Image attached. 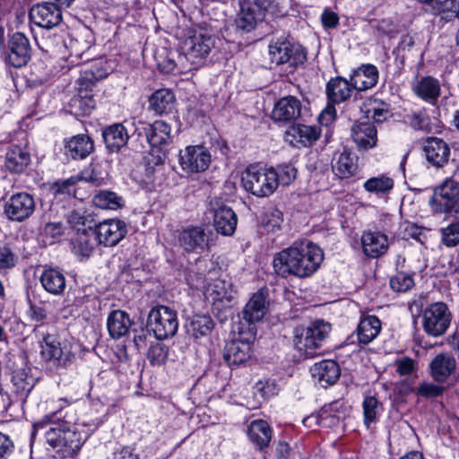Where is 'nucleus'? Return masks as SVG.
Listing matches in <instances>:
<instances>
[{
  "mask_svg": "<svg viewBox=\"0 0 459 459\" xmlns=\"http://www.w3.org/2000/svg\"><path fill=\"white\" fill-rule=\"evenodd\" d=\"M175 95L168 89L156 91L150 98V106L157 114H163L174 108Z\"/></svg>",
  "mask_w": 459,
  "mask_h": 459,
  "instance_id": "obj_42",
  "label": "nucleus"
},
{
  "mask_svg": "<svg viewBox=\"0 0 459 459\" xmlns=\"http://www.w3.org/2000/svg\"><path fill=\"white\" fill-rule=\"evenodd\" d=\"M127 232L126 225L117 219L105 220L94 228V233L100 244L114 247L119 243Z\"/></svg>",
  "mask_w": 459,
  "mask_h": 459,
  "instance_id": "obj_13",
  "label": "nucleus"
},
{
  "mask_svg": "<svg viewBox=\"0 0 459 459\" xmlns=\"http://www.w3.org/2000/svg\"><path fill=\"white\" fill-rule=\"evenodd\" d=\"M374 106L372 108H368L366 111L368 117H372L375 122L380 123L385 120L388 115V109L385 104H378L374 101Z\"/></svg>",
  "mask_w": 459,
  "mask_h": 459,
  "instance_id": "obj_62",
  "label": "nucleus"
},
{
  "mask_svg": "<svg viewBox=\"0 0 459 459\" xmlns=\"http://www.w3.org/2000/svg\"><path fill=\"white\" fill-rule=\"evenodd\" d=\"M93 204L101 209L117 210L122 206V198L114 192L101 190L93 197Z\"/></svg>",
  "mask_w": 459,
  "mask_h": 459,
  "instance_id": "obj_44",
  "label": "nucleus"
},
{
  "mask_svg": "<svg viewBox=\"0 0 459 459\" xmlns=\"http://www.w3.org/2000/svg\"><path fill=\"white\" fill-rule=\"evenodd\" d=\"M211 163L210 152L201 145L187 146L179 152V164L186 173H198L208 169Z\"/></svg>",
  "mask_w": 459,
  "mask_h": 459,
  "instance_id": "obj_12",
  "label": "nucleus"
},
{
  "mask_svg": "<svg viewBox=\"0 0 459 459\" xmlns=\"http://www.w3.org/2000/svg\"><path fill=\"white\" fill-rule=\"evenodd\" d=\"M274 173L277 176L275 179L277 188L279 184L289 186L296 178L297 169L291 164H283L274 169Z\"/></svg>",
  "mask_w": 459,
  "mask_h": 459,
  "instance_id": "obj_51",
  "label": "nucleus"
},
{
  "mask_svg": "<svg viewBox=\"0 0 459 459\" xmlns=\"http://www.w3.org/2000/svg\"><path fill=\"white\" fill-rule=\"evenodd\" d=\"M407 123L416 130H429V117L423 110L413 111L406 116Z\"/></svg>",
  "mask_w": 459,
  "mask_h": 459,
  "instance_id": "obj_52",
  "label": "nucleus"
},
{
  "mask_svg": "<svg viewBox=\"0 0 459 459\" xmlns=\"http://www.w3.org/2000/svg\"><path fill=\"white\" fill-rule=\"evenodd\" d=\"M13 381L16 386L17 392L22 394L27 395L34 386L33 379L31 377L24 378L22 373L13 376Z\"/></svg>",
  "mask_w": 459,
  "mask_h": 459,
  "instance_id": "obj_61",
  "label": "nucleus"
},
{
  "mask_svg": "<svg viewBox=\"0 0 459 459\" xmlns=\"http://www.w3.org/2000/svg\"><path fill=\"white\" fill-rule=\"evenodd\" d=\"M396 371L400 376H410L417 371V362L409 358L403 357L395 360Z\"/></svg>",
  "mask_w": 459,
  "mask_h": 459,
  "instance_id": "obj_58",
  "label": "nucleus"
},
{
  "mask_svg": "<svg viewBox=\"0 0 459 459\" xmlns=\"http://www.w3.org/2000/svg\"><path fill=\"white\" fill-rule=\"evenodd\" d=\"M209 238L201 227L183 230L178 236L180 247L186 252H201L208 247Z\"/></svg>",
  "mask_w": 459,
  "mask_h": 459,
  "instance_id": "obj_20",
  "label": "nucleus"
},
{
  "mask_svg": "<svg viewBox=\"0 0 459 459\" xmlns=\"http://www.w3.org/2000/svg\"><path fill=\"white\" fill-rule=\"evenodd\" d=\"M429 204L435 212L448 213L459 211V183L447 179L435 188Z\"/></svg>",
  "mask_w": 459,
  "mask_h": 459,
  "instance_id": "obj_10",
  "label": "nucleus"
},
{
  "mask_svg": "<svg viewBox=\"0 0 459 459\" xmlns=\"http://www.w3.org/2000/svg\"><path fill=\"white\" fill-rule=\"evenodd\" d=\"M415 94L425 101L435 103L440 95V84L433 77L421 78L414 87Z\"/></svg>",
  "mask_w": 459,
  "mask_h": 459,
  "instance_id": "obj_39",
  "label": "nucleus"
},
{
  "mask_svg": "<svg viewBox=\"0 0 459 459\" xmlns=\"http://www.w3.org/2000/svg\"><path fill=\"white\" fill-rule=\"evenodd\" d=\"M30 54L28 38L21 32L13 34L8 41V62L14 67H22L30 59Z\"/></svg>",
  "mask_w": 459,
  "mask_h": 459,
  "instance_id": "obj_17",
  "label": "nucleus"
},
{
  "mask_svg": "<svg viewBox=\"0 0 459 459\" xmlns=\"http://www.w3.org/2000/svg\"><path fill=\"white\" fill-rule=\"evenodd\" d=\"M39 281L47 292L55 296L62 295L66 288L65 274L62 271L56 268L44 269Z\"/></svg>",
  "mask_w": 459,
  "mask_h": 459,
  "instance_id": "obj_30",
  "label": "nucleus"
},
{
  "mask_svg": "<svg viewBox=\"0 0 459 459\" xmlns=\"http://www.w3.org/2000/svg\"><path fill=\"white\" fill-rule=\"evenodd\" d=\"M108 459H139V456L133 448L122 446L113 451Z\"/></svg>",
  "mask_w": 459,
  "mask_h": 459,
  "instance_id": "obj_64",
  "label": "nucleus"
},
{
  "mask_svg": "<svg viewBox=\"0 0 459 459\" xmlns=\"http://www.w3.org/2000/svg\"><path fill=\"white\" fill-rule=\"evenodd\" d=\"M143 129L148 143L153 147H161L170 141L171 127L162 120H156L153 124H144Z\"/></svg>",
  "mask_w": 459,
  "mask_h": 459,
  "instance_id": "obj_31",
  "label": "nucleus"
},
{
  "mask_svg": "<svg viewBox=\"0 0 459 459\" xmlns=\"http://www.w3.org/2000/svg\"><path fill=\"white\" fill-rule=\"evenodd\" d=\"M102 135L107 148L111 152L119 151L129 139L128 133L122 124L109 126L103 131Z\"/></svg>",
  "mask_w": 459,
  "mask_h": 459,
  "instance_id": "obj_36",
  "label": "nucleus"
},
{
  "mask_svg": "<svg viewBox=\"0 0 459 459\" xmlns=\"http://www.w3.org/2000/svg\"><path fill=\"white\" fill-rule=\"evenodd\" d=\"M351 137L359 149L368 150L377 144V129L369 122H360L352 127Z\"/></svg>",
  "mask_w": 459,
  "mask_h": 459,
  "instance_id": "obj_33",
  "label": "nucleus"
},
{
  "mask_svg": "<svg viewBox=\"0 0 459 459\" xmlns=\"http://www.w3.org/2000/svg\"><path fill=\"white\" fill-rule=\"evenodd\" d=\"M332 169L334 175L342 179L354 177L359 171L358 157L344 150L333 158Z\"/></svg>",
  "mask_w": 459,
  "mask_h": 459,
  "instance_id": "obj_24",
  "label": "nucleus"
},
{
  "mask_svg": "<svg viewBox=\"0 0 459 459\" xmlns=\"http://www.w3.org/2000/svg\"><path fill=\"white\" fill-rule=\"evenodd\" d=\"M332 326L328 322L316 320L313 322L305 332L304 337L300 340L299 350H304L307 355H311L314 350L321 347L322 342L329 336Z\"/></svg>",
  "mask_w": 459,
  "mask_h": 459,
  "instance_id": "obj_15",
  "label": "nucleus"
},
{
  "mask_svg": "<svg viewBox=\"0 0 459 459\" xmlns=\"http://www.w3.org/2000/svg\"><path fill=\"white\" fill-rule=\"evenodd\" d=\"M16 260L17 258L10 247L0 246V271L13 268Z\"/></svg>",
  "mask_w": 459,
  "mask_h": 459,
  "instance_id": "obj_60",
  "label": "nucleus"
},
{
  "mask_svg": "<svg viewBox=\"0 0 459 459\" xmlns=\"http://www.w3.org/2000/svg\"><path fill=\"white\" fill-rule=\"evenodd\" d=\"M214 46L215 39L210 34L202 31L190 32L179 44L178 72L184 73L202 65Z\"/></svg>",
  "mask_w": 459,
  "mask_h": 459,
  "instance_id": "obj_2",
  "label": "nucleus"
},
{
  "mask_svg": "<svg viewBox=\"0 0 459 459\" xmlns=\"http://www.w3.org/2000/svg\"><path fill=\"white\" fill-rule=\"evenodd\" d=\"M168 348L161 343L152 345L148 351V359L153 366L163 365L168 359Z\"/></svg>",
  "mask_w": 459,
  "mask_h": 459,
  "instance_id": "obj_53",
  "label": "nucleus"
},
{
  "mask_svg": "<svg viewBox=\"0 0 459 459\" xmlns=\"http://www.w3.org/2000/svg\"><path fill=\"white\" fill-rule=\"evenodd\" d=\"M378 80V71L373 65H364L351 75L350 81L354 90L362 91L374 87Z\"/></svg>",
  "mask_w": 459,
  "mask_h": 459,
  "instance_id": "obj_28",
  "label": "nucleus"
},
{
  "mask_svg": "<svg viewBox=\"0 0 459 459\" xmlns=\"http://www.w3.org/2000/svg\"><path fill=\"white\" fill-rule=\"evenodd\" d=\"M77 180L74 178H70L65 180L56 181L51 186V190L54 194L56 195H74V186Z\"/></svg>",
  "mask_w": 459,
  "mask_h": 459,
  "instance_id": "obj_57",
  "label": "nucleus"
},
{
  "mask_svg": "<svg viewBox=\"0 0 459 459\" xmlns=\"http://www.w3.org/2000/svg\"><path fill=\"white\" fill-rule=\"evenodd\" d=\"M352 90L354 89L351 81L342 77L333 78L327 82L326 94L330 103L318 117L321 125L327 126L334 120L336 110L333 105L347 100L351 96Z\"/></svg>",
  "mask_w": 459,
  "mask_h": 459,
  "instance_id": "obj_8",
  "label": "nucleus"
},
{
  "mask_svg": "<svg viewBox=\"0 0 459 459\" xmlns=\"http://www.w3.org/2000/svg\"><path fill=\"white\" fill-rule=\"evenodd\" d=\"M319 135V131L316 126H310L306 125H298L292 126L288 132L287 136L292 137L290 141L293 144L300 143L303 146H307L315 142Z\"/></svg>",
  "mask_w": 459,
  "mask_h": 459,
  "instance_id": "obj_41",
  "label": "nucleus"
},
{
  "mask_svg": "<svg viewBox=\"0 0 459 459\" xmlns=\"http://www.w3.org/2000/svg\"><path fill=\"white\" fill-rule=\"evenodd\" d=\"M310 373L316 381L325 387L337 381L341 374V369L334 360L324 359L315 363L310 368Z\"/></svg>",
  "mask_w": 459,
  "mask_h": 459,
  "instance_id": "obj_22",
  "label": "nucleus"
},
{
  "mask_svg": "<svg viewBox=\"0 0 459 459\" xmlns=\"http://www.w3.org/2000/svg\"><path fill=\"white\" fill-rule=\"evenodd\" d=\"M47 443L61 456H70L77 452L83 443L82 436L75 427L58 424L46 433Z\"/></svg>",
  "mask_w": 459,
  "mask_h": 459,
  "instance_id": "obj_4",
  "label": "nucleus"
},
{
  "mask_svg": "<svg viewBox=\"0 0 459 459\" xmlns=\"http://www.w3.org/2000/svg\"><path fill=\"white\" fill-rule=\"evenodd\" d=\"M41 358L46 361L63 360L66 362L73 356L71 351L65 346H62L60 341L56 335L47 334L41 343Z\"/></svg>",
  "mask_w": 459,
  "mask_h": 459,
  "instance_id": "obj_23",
  "label": "nucleus"
},
{
  "mask_svg": "<svg viewBox=\"0 0 459 459\" xmlns=\"http://www.w3.org/2000/svg\"><path fill=\"white\" fill-rule=\"evenodd\" d=\"M213 326V321L209 316L195 315L186 325V331L195 339H199L208 335Z\"/></svg>",
  "mask_w": 459,
  "mask_h": 459,
  "instance_id": "obj_43",
  "label": "nucleus"
},
{
  "mask_svg": "<svg viewBox=\"0 0 459 459\" xmlns=\"http://www.w3.org/2000/svg\"><path fill=\"white\" fill-rule=\"evenodd\" d=\"M30 20L39 27L52 29L61 22L62 13L56 4L48 2L38 4L30 9Z\"/></svg>",
  "mask_w": 459,
  "mask_h": 459,
  "instance_id": "obj_14",
  "label": "nucleus"
},
{
  "mask_svg": "<svg viewBox=\"0 0 459 459\" xmlns=\"http://www.w3.org/2000/svg\"><path fill=\"white\" fill-rule=\"evenodd\" d=\"M423 151L427 160L435 167H443L449 160L450 148L448 144L440 138H428L425 142Z\"/></svg>",
  "mask_w": 459,
  "mask_h": 459,
  "instance_id": "obj_21",
  "label": "nucleus"
},
{
  "mask_svg": "<svg viewBox=\"0 0 459 459\" xmlns=\"http://www.w3.org/2000/svg\"><path fill=\"white\" fill-rule=\"evenodd\" d=\"M36 204L32 195L21 192L12 195L4 204V214L13 221L22 222L30 218Z\"/></svg>",
  "mask_w": 459,
  "mask_h": 459,
  "instance_id": "obj_11",
  "label": "nucleus"
},
{
  "mask_svg": "<svg viewBox=\"0 0 459 459\" xmlns=\"http://www.w3.org/2000/svg\"><path fill=\"white\" fill-rule=\"evenodd\" d=\"M147 325L159 340L172 337L178 328L177 312L166 306L152 307L148 315Z\"/></svg>",
  "mask_w": 459,
  "mask_h": 459,
  "instance_id": "obj_9",
  "label": "nucleus"
},
{
  "mask_svg": "<svg viewBox=\"0 0 459 459\" xmlns=\"http://www.w3.org/2000/svg\"><path fill=\"white\" fill-rule=\"evenodd\" d=\"M363 252L369 257H378L388 248L386 235L380 232H365L361 238Z\"/></svg>",
  "mask_w": 459,
  "mask_h": 459,
  "instance_id": "obj_32",
  "label": "nucleus"
},
{
  "mask_svg": "<svg viewBox=\"0 0 459 459\" xmlns=\"http://www.w3.org/2000/svg\"><path fill=\"white\" fill-rule=\"evenodd\" d=\"M272 5L271 0H243L235 19L237 30L250 32L262 22Z\"/></svg>",
  "mask_w": 459,
  "mask_h": 459,
  "instance_id": "obj_6",
  "label": "nucleus"
},
{
  "mask_svg": "<svg viewBox=\"0 0 459 459\" xmlns=\"http://www.w3.org/2000/svg\"><path fill=\"white\" fill-rule=\"evenodd\" d=\"M456 361L448 353H439L429 364L430 374L435 381L444 383L455 370Z\"/></svg>",
  "mask_w": 459,
  "mask_h": 459,
  "instance_id": "obj_26",
  "label": "nucleus"
},
{
  "mask_svg": "<svg viewBox=\"0 0 459 459\" xmlns=\"http://www.w3.org/2000/svg\"><path fill=\"white\" fill-rule=\"evenodd\" d=\"M301 102L296 97L287 96L280 99L274 105L272 118L278 123H289L300 117Z\"/></svg>",
  "mask_w": 459,
  "mask_h": 459,
  "instance_id": "obj_19",
  "label": "nucleus"
},
{
  "mask_svg": "<svg viewBox=\"0 0 459 459\" xmlns=\"http://www.w3.org/2000/svg\"><path fill=\"white\" fill-rule=\"evenodd\" d=\"M251 357V343L247 340L234 339L224 348V359L229 365H240Z\"/></svg>",
  "mask_w": 459,
  "mask_h": 459,
  "instance_id": "obj_25",
  "label": "nucleus"
},
{
  "mask_svg": "<svg viewBox=\"0 0 459 459\" xmlns=\"http://www.w3.org/2000/svg\"><path fill=\"white\" fill-rule=\"evenodd\" d=\"M107 325L109 335L113 339H119L128 333L131 320L125 311L114 310L108 317Z\"/></svg>",
  "mask_w": 459,
  "mask_h": 459,
  "instance_id": "obj_37",
  "label": "nucleus"
},
{
  "mask_svg": "<svg viewBox=\"0 0 459 459\" xmlns=\"http://www.w3.org/2000/svg\"><path fill=\"white\" fill-rule=\"evenodd\" d=\"M276 174L274 169H264L257 166H249L241 176L243 188L257 196L266 197L276 190Z\"/></svg>",
  "mask_w": 459,
  "mask_h": 459,
  "instance_id": "obj_3",
  "label": "nucleus"
},
{
  "mask_svg": "<svg viewBox=\"0 0 459 459\" xmlns=\"http://www.w3.org/2000/svg\"><path fill=\"white\" fill-rule=\"evenodd\" d=\"M364 422L368 428L375 422L379 414V403L375 396H367L363 401Z\"/></svg>",
  "mask_w": 459,
  "mask_h": 459,
  "instance_id": "obj_49",
  "label": "nucleus"
},
{
  "mask_svg": "<svg viewBox=\"0 0 459 459\" xmlns=\"http://www.w3.org/2000/svg\"><path fill=\"white\" fill-rule=\"evenodd\" d=\"M381 331V322L376 316L363 317L357 327V337L359 343L368 344Z\"/></svg>",
  "mask_w": 459,
  "mask_h": 459,
  "instance_id": "obj_38",
  "label": "nucleus"
},
{
  "mask_svg": "<svg viewBox=\"0 0 459 459\" xmlns=\"http://www.w3.org/2000/svg\"><path fill=\"white\" fill-rule=\"evenodd\" d=\"M269 295L266 289L254 293L243 309V319L248 324L261 321L269 310Z\"/></svg>",
  "mask_w": 459,
  "mask_h": 459,
  "instance_id": "obj_18",
  "label": "nucleus"
},
{
  "mask_svg": "<svg viewBox=\"0 0 459 459\" xmlns=\"http://www.w3.org/2000/svg\"><path fill=\"white\" fill-rule=\"evenodd\" d=\"M213 223L219 234L231 236L235 232L238 218L230 207L221 205L214 212Z\"/></svg>",
  "mask_w": 459,
  "mask_h": 459,
  "instance_id": "obj_29",
  "label": "nucleus"
},
{
  "mask_svg": "<svg viewBox=\"0 0 459 459\" xmlns=\"http://www.w3.org/2000/svg\"><path fill=\"white\" fill-rule=\"evenodd\" d=\"M254 388L263 398H268L277 394V385L271 379L259 380Z\"/></svg>",
  "mask_w": 459,
  "mask_h": 459,
  "instance_id": "obj_59",
  "label": "nucleus"
},
{
  "mask_svg": "<svg viewBox=\"0 0 459 459\" xmlns=\"http://www.w3.org/2000/svg\"><path fill=\"white\" fill-rule=\"evenodd\" d=\"M205 295L212 303L214 309L221 310L231 306L235 290L231 282L217 279L207 286Z\"/></svg>",
  "mask_w": 459,
  "mask_h": 459,
  "instance_id": "obj_16",
  "label": "nucleus"
},
{
  "mask_svg": "<svg viewBox=\"0 0 459 459\" xmlns=\"http://www.w3.org/2000/svg\"><path fill=\"white\" fill-rule=\"evenodd\" d=\"M283 221L282 212L276 208H269L266 210L262 218V227L268 232H274L281 228Z\"/></svg>",
  "mask_w": 459,
  "mask_h": 459,
  "instance_id": "obj_46",
  "label": "nucleus"
},
{
  "mask_svg": "<svg viewBox=\"0 0 459 459\" xmlns=\"http://www.w3.org/2000/svg\"><path fill=\"white\" fill-rule=\"evenodd\" d=\"M55 219L56 216L54 215L52 209H49L41 215L42 226L40 228V234L43 238H48L50 241H54L60 238L65 231L64 224Z\"/></svg>",
  "mask_w": 459,
  "mask_h": 459,
  "instance_id": "obj_40",
  "label": "nucleus"
},
{
  "mask_svg": "<svg viewBox=\"0 0 459 459\" xmlns=\"http://www.w3.org/2000/svg\"><path fill=\"white\" fill-rule=\"evenodd\" d=\"M363 186L369 193L385 194L394 187V180L386 176L374 177L368 179Z\"/></svg>",
  "mask_w": 459,
  "mask_h": 459,
  "instance_id": "obj_45",
  "label": "nucleus"
},
{
  "mask_svg": "<svg viewBox=\"0 0 459 459\" xmlns=\"http://www.w3.org/2000/svg\"><path fill=\"white\" fill-rule=\"evenodd\" d=\"M414 284L411 275L403 273H398L390 279V287L397 292H403L410 290Z\"/></svg>",
  "mask_w": 459,
  "mask_h": 459,
  "instance_id": "obj_55",
  "label": "nucleus"
},
{
  "mask_svg": "<svg viewBox=\"0 0 459 459\" xmlns=\"http://www.w3.org/2000/svg\"><path fill=\"white\" fill-rule=\"evenodd\" d=\"M324 259L323 251L309 240L295 241L274 255V272L284 278L293 275L306 278L312 275Z\"/></svg>",
  "mask_w": 459,
  "mask_h": 459,
  "instance_id": "obj_1",
  "label": "nucleus"
},
{
  "mask_svg": "<svg viewBox=\"0 0 459 459\" xmlns=\"http://www.w3.org/2000/svg\"><path fill=\"white\" fill-rule=\"evenodd\" d=\"M249 440L258 450L267 447L272 440L273 430L264 420H253L247 430Z\"/></svg>",
  "mask_w": 459,
  "mask_h": 459,
  "instance_id": "obj_34",
  "label": "nucleus"
},
{
  "mask_svg": "<svg viewBox=\"0 0 459 459\" xmlns=\"http://www.w3.org/2000/svg\"><path fill=\"white\" fill-rule=\"evenodd\" d=\"M445 388L438 385L423 382L417 387V394L425 398H435L440 396Z\"/></svg>",
  "mask_w": 459,
  "mask_h": 459,
  "instance_id": "obj_56",
  "label": "nucleus"
},
{
  "mask_svg": "<svg viewBox=\"0 0 459 459\" xmlns=\"http://www.w3.org/2000/svg\"><path fill=\"white\" fill-rule=\"evenodd\" d=\"M94 249V243L87 232L78 233L74 241L73 250L75 255L89 257Z\"/></svg>",
  "mask_w": 459,
  "mask_h": 459,
  "instance_id": "obj_48",
  "label": "nucleus"
},
{
  "mask_svg": "<svg viewBox=\"0 0 459 459\" xmlns=\"http://www.w3.org/2000/svg\"><path fill=\"white\" fill-rule=\"evenodd\" d=\"M268 56L272 64L276 65H289L297 67L304 64L307 53L304 48L288 39H277L268 46Z\"/></svg>",
  "mask_w": 459,
  "mask_h": 459,
  "instance_id": "obj_5",
  "label": "nucleus"
},
{
  "mask_svg": "<svg viewBox=\"0 0 459 459\" xmlns=\"http://www.w3.org/2000/svg\"><path fill=\"white\" fill-rule=\"evenodd\" d=\"M452 321V313L444 302L429 305L421 314V325L424 332L432 337L443 335Z\"/></svg>",
  "mask_w": 459,
  "mask_h": 459,
  "instance_id": "obj_7",
  "label": "nucleus"
},
{
  "mask_svg": "<svg viewBox=\"0 0 459 459\" xmlns=\"http://www.w3.org/2000/svg\"><path fill=\"white\" fill-rule=\"evenodd\" d=\"M30 163V154L23 146L13 145L5 153L4 166L11 173L21 174Z\"/></svg>",
  "mask_w": 459,
  "mask_h": 459,
  "instance_id": "obj_27",
  "label": "nucleus"
},
{
  "mask_svg": "<svg viewBox=\"0 0 459 459\" xmlns=\"http://www.w3.org/2000/svg\"><path fill=\"white\" fill-rule=\"evenodd\" d=\"M68 222L78 232H88V230H92V220L85 212H71L68 215Z\"/></svg>",
  "mask_w": 459,
  "mask_h": 459,
  "instance_id": "obj_47",
  "label": "nucleus"
},
{
  "mask_svg": "<svg viewBox=\"0 0 459 459\" xmlns=\"http://www.w3.org/2000/svg\"><path fill=\"white\" fill-rule=\"evenodd\" d=\"M441 240L447 247H454L459 244V220L441 229Z\"/></svg>",
  "mask_w": 459,
  "mask_h": 459,
  "instance_id": "obj_50",
  "label": "nucleus"
},
{
  "mask_svg": "<svg viewBox=\"0 0 459 459\" xmlns=\"http://www.w3.org/2000/svg\"><path fill=\"white\" fill-rule=\"evenodd\" d=\"M95 81L91 79V76H88L86 74L82 73L80 78L76 81L77 85V94H87L92 95V89L95 85Z\"/></svg>",
  "mask_w": 459,
  "mask_h": 459,
  "instance_id": "obj_63",
  "label": "nucleus"
},
{
  "mask_svg": "<svg viewBox=\"0 0 459 459\" xmlns=\"http://www.w3.org/2000/svg\"><path fill=\"white\" fill-rule=\"evenodd\" d=\"M93 142L86 134H78L66 142L65 155L72 159H84L93 151Z\"/></svg>",
  "mask_w": 459,
  "mask_h": 459,
  "instance_id": "obj_35",
  "label": "nucleus"
},
{
  "mask_svg": "<svg viewBox=\"0 0 459 459\" xmlns=\"http://www.w3.org/2000/svg\"><path fill=\"white\" fill-rule=\"evenodd\" d=\"M96 101L93 99V95L76 94L71 100V106L74 108H78L84 114H90V112L95 108Z\"/></svg>",
  "mask_w": 459,
  "mask_h": 459,
  "instance_id": "obj_54",
  "label": "nucleus"
}]
</instances>
